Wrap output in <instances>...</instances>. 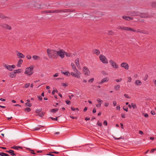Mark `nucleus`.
Masks as SVG:
<instances>
[{
	"mask_svg": "<svg viewBox=\"0 0 156 156\" xmlns=\"http://www.w3.org/2000/svg\"><path fill=\"white\" fill-rule=\"evenodd\" d=\"M47 52L48 57L51 59H55L57 58V51L50 49H47Z\"/></svg>",
	"mask_w": 156,
	"mask_h": 156,
	"instance_id": "nucleus-1",
	"label": "nucleus"
},
{
	"mask_svg": "<svg viewBox=\"0 0 156 156\" xmlns=\"http://www.w3.org/2000/svg\"><path fill=\"white\" fill-rule=\"evenodd\" d=\"M71 66L73 71L76 72V73L73 72H71V75L73 76L77 77V78H80V73L78 71L77 69L76 66L73 63H71Z\"/></svg>",
	"mask_w": 156,
	"mask_h": 156,
	"instance_id": "nucleus-2",
	"label": "nucleus"
},
{
	"mask_svg": "<svg viewBox=\"0 0 156 156\" xmlns=\"http://www.w3.org/2000/svg\"><path fill=\"white\" fill-rule=\"evenodd\" d=\"M34 68L33 66H31L25 69V74L27 75H31L33 73V69Z\"/></svg>",
	"mask_w": 156,
	"mask_h": 156,
	"instance_id": "nucleus-3",
	"label": "nucleus"
},
{
	"mask_svg": "<svg viewBox=\"0 0 156 156\" xmlns=\"http://www.w3.org/2000/svg\"><path fill=\"white\" fill-rule=\"evenodd\" d=\"M57 58L59 56L61 58H63L65 57V51L63 49H60L58 51H57Z\"/></svg>",
	"mask_w": 156,
	"mask_h": 156,
	"instance_id": "nucleus-4",
	"label": "nucleus"
},
{
	"mask_svg": "<svg viewBox=\"0 0 156 156\" xmlns=\"http://www.w3.org/2000/svg\"><path fill=\"white\" fill-rule=\"evenodd\" d=\"M3 65L7 69L11 71L12 70V69H14L16 67L15 65H9L5 63H3Z\"/></svg>",
	"mask_w": 156,
	"mask_h": 156,
	"instance_id": "nucleus-5",
	"label": "nucleus"
},
{
	"mask_svg": "<svg viewBox=\"0 0 156 156\" xmlns=\"http://www.w3.org/2000/svg\"><path fill=\"white\" fill-rule=\"evenodd\" d=\"M73 12L72 10L69 9H61V10H53V13H58L59 12Z\"/></svg>",
	"mask_w": 156,
	"mask_h": 156,
	"instance_id": "nucleus-6",
	"label": "nucleus"
},
{
	"mask_svg": "<svg viewBox=\"0 0 156 156\" xmlns=\"http://www.w3.org/2000/svg\"><path fill=\"white\" fill-rule=\"evenodd\" d=\"M100 59L101 61L104 63H108V60L106 58L104 55H101L99 56Z\"/></svg>",
	"mask_w": 156,
	"mask_h": 156,
	"instance_id": "nucleus-7",
	"label": "nucleus"
},
{
	"mask_svg": "<svg viewBox=\"0 0 156 156\" xmlns=\"http://www.w3.org/2000/svg\"><path fill=\"white\" fill-rule=\"evenodd\" d=\"M109 62L113 68L116 69L118 68V66L113 60H110L109 61Z\"/></svg>",
	"mask_w": 156,
	"mask_h": 156,
	"instance_id": "nucleus-8",
	"label": "nucleus"
},
{
	"mask_svg": "<svg viewBox=\"0 0 156 156\" xmlns=\"http://www.w3.org/2000/svg\"><path fill=\"white\" fill-rule=\"evenodd\" d=\"M33 4V5L34 7L36 9H40L42 8L41 6V4L38 3L36 1L34 2Z\"/></svg>",
	"mask_w": 156,
	"mask_h": 156,
	"instance_id": "nucleus-9",
	"label": "nucleus"
},
{
	"mask_svg": "<svg viewBox=\"0 0 156 156\" xmlns=\"http://www.w3.org/2000/svg\"><path fill=\"white\" fill-rule=\"evenodd\" d=\"M0 26L2 27V28L5 29L11 30L12 29V27L10 26L7 24H0Z\"/></svg>",
	"mask_w": 156,
	"mask_h": 156,
	"instance_id": "nucleus-10",
	"label": "nucleus"
},
{
	"mask_svg": "<svg viewBox=\"0 0 156 156\" xmlns=\"http://www.w3.org/2000/svg\"><path fill=\"white\" fill-rule=\"evenodd\" d=\"M121 66L122 67L126 69L127 70L129 68L128 64L126 62H122L121 64Z\"/></svg>",
	"mask_w": 156,
	"mask_h": 156,
	"instance_id": "nucleus-11",
	"label": "nucleus"
},
{
	"mask_svg": "<svg viewBox=\"0 0 156 156\" xmlns=\"http://www.w3.org/2000/svg\"><path fill=\"white\" fill-rule=\"evenodd\" d=\"M83 68V71L84 74L87 75H89L90 73L88 69L86 67H84Z\"/></svg>",
	"mask_w": 156,
	"mask_h": 156,
	"instance_id": "nucleus-12",
	"label": "nucleus"
},
{
	"mask_svg": "<svg viewBox=\"0 0 156 156\" xmlns=\"http://www.w3.org/2000/svg\"><path fill=\"white\" fill-rule=\"evenodd\" d=\"M17 54L18 57L19 58H23L25 57V56L22 53L19 52L18 51L16 52Z\"/></svg>",
	"mask_w": 156,
	"mask_h": 156,
	"instance_id": "nucleus-13",
	"label": "nucleus"
},
{
	"mask_svg": "<svg viewBox=\"0 0 156 156\" xmlns=\"http://www.w3.org/2000/svg\"><path fill=\"white\" fill-rule=\"evenodd\" d=\"M92 52L93 54H95L97 55H98L100 54V51L97 49H94L93 50Z\"/></svg>",
	"mask_w": 156,
	"mask_h": 156,
	"instance_id": "nucleus-14",
	"label": "nucleus"
},
{
	"mask_svg": "<svg viewBox=\"0 0 156 156\" xmlns=\"http://www.w3.org/2000/svg\"><path fill=\"white\" fill-rule=\"evenodd\" d=\"M109 80V78L108 77H106L103 79L101 80L100 83H102L104 82H107Z\"/></svg>",
	"mask_w": 156,
	"mask_h": 156,
	"instance_id": "nucleus-15",
	"label": "nucleus"
},
{
	"mask_svg": "<svg viewBox=\"0 0 156 156\" xmlns=\"http://www.w3.org/2000/svg\"><path fill=\"white\" fill-rule=\"evenodd\" d=\"M126 31H131L133 32H136V30L133 29L131 28L126 27Z\"/></svg>",
	"mask_w": 156,
	"mask_h": 156,
	"instance_id": "nucleus-16",
	"label": "nucleus"
},
{
	"mask_svg": "<svg viewBox=\"0 0 156 156\" xmlns=\"http://www.w3.org/2000/svg\"><path fill=\"white\" fill-rule=\"evenodd\" d=\"M23 62V60L22 59H20L18 61V63L17 64V67H20L21 65L22 64Z\"/></svg>",
	"mask_w": 156,
	"mask_h": 156,
	"instance_id": "nucleus-17",
	"label": "nucleus"
},
{
	"mask_svg": "<svg viewBox=\"0 0 156 156\" xmlns=\"http://www.w3.org/2000/svg\"><path fill=\"white\" fill-rule=\"evenodd\" d=\"M11 148L17 150H18L19 149H22L23 147L21 146H14L11 147Z\"/></svg>",
	"mask_w": 156,
	"mask_h": 156,
	"instance_id": "nucleus-18",
	"label": "nucleus"
},
{
	"mask_svg": "<svg viewBox=\"0 0 156 156\" xmlns=\"http://www.w3.org/2000/svg\"><path fill=\"white\" fill-rule=\"evenodd\" d=\"M135 84L137 85H140L142 84L141 82L139 80H136Z\"/></svg>",
	"mask_w": 156,
	"mask_h": 156,
	"instance_id": "nucleus-19",
	"label": "nucleus"
},
{
	"mask_svg": "<svg viewBox=\"0 0 156 156\" xmlns=\"http://www.w3.org/2000/svg\"><path fill=\"white\" fill-rule=\"evenodd\" d=\"M126 27H122L121 26H119L117 28V29L119 30H126Z\"/></svg>",
	"mask_w": 156,
	"mask_h": 156,
	"instance_id": "nucleus-20",
	"label": "nucleus"
},
{
	"mask_svg": "<svg viewBox=\"0 0 156 156\" xmlns=\"http://www.w3.org/2000/svg\"><path fill=\"white\" fill-rule=\"evenodd\" d=\"M75 63L77 67L79 68L80 66L79 63V58H77L75 60Z\"/></svg>",
	"mask_w": 156,
	"mask_h": 156,
	"instance_id": "nucleus-21",
	"label": "nucleus"
},
{
	"mask_svg": "<svg viewBox=\"0 0 156 156\" xmlns=\"http://www.w3.org/2000/svg\"><path fill=\"white\" fill-rule=\"evenodd\" d=\"M58 110V108H56L55 109H52L50 111V112L53 113H56Z\"/></svg>",
	"mask_w": 156,
	"mask_h": 156,
	"instance_id": "nucleus-22",
	"label": "nucleus"
},
{
	"mask_svg": "<svg viewBox=\"0 0 156 156\" xmlns=\"http://www.w3.org/2000/svg\"><path fill=\"white\" fill-rule=\"evenodd\" d=\"M131 16H134L138 15V13L136 12H132L129 14Z\"/></svg>",
	"mask_w": 156,
	"mask_h": 156,
	"instance_id": "nucleus-23",
	"label": "nucleus"
},
{
	"mask_svg": "<svg viewBox=\"0 0 156 156\" xmlns=\"http://www.w3.org/2000/svg\"><path fill=\"white\" fill-rule=\"evenodd\" d=\"M140 16L141 17L143 18H146L148 17V16L147 14L144 13L141 14Z\"/></svg>",
	"mask_w": 156,
	"mask_h": 156,
	"instance_id": "nucleus-24",
	"label": "nucleus"
},
{
	"mask_svg": "<svg viewBox=\"0 0 156 156\" xmlns=\"http://www.w3.org/2000/svg\"><path fill=\"white\" fill-rule=\"evenodd\" d=\"M107 34L108 35H114V33L112 30H109L108 31Z\"/></svg>",
	"mask_w": 156,
	"mask_h": 156,
	"instance_id": "nucleus-25",
	"label": "nucleus"
},
{
	"mask_svg": "<svg viewBox=\"0 0 156 156\" xmlns=\"http://www.w3.org/2000/svg\"><path fill=\"white\" fill-rule=\"evenodd\" d=\"M16 76V74L14 72H13L10 73V76L12 78Z\"/></svg>",
	"mask_w": 156,
	"mask_h": 156,
	"instance_id": "nucleus-26",
	"label": "nucleus"
},
{
	"mask_svg": "<svg viewBox=\"0 0 156 156\" xmlns=\"http://www.w3.org/2000/svg\"><path fill=\"white\" fill-rule=\"evenodd\" d=\"M10 153V154L12 156H15L16 154L14 153V151L11 150H10L9 153Z\"/></svg>",
	"mask_w": 156,
	"mask_h": 156,
	"instance_id": "nucleus-27",
	"label": "nucleus"
},
{
	"mask_svg": "<svg viewBox=\"0 0 156 156\" xmlns=\"http://www.w3.org/2000/svg\"><path fill=\"white\" fill-rule=\"evenodd\" d=\"M32 57L33 59L34 60H36L39 59L40 58L39 56L36 55L33 56Z\"/></svg>",
	"mask_w": 156,
	"mask_h": 156,
	"instance_id": "nucleus-28",
	"label": "nucleus"
},
{
	"mask_svg": "<svg viewBox=\"0 0 156 156\" xmlns=\"http://www.w3.org/2000/svg\"><path fill=\"white\" fill-rule=\"evenodd\" d=\"M0 155L1 156H10V155H9L8 154L3 152L0 153Z\"/></svg>",
	"mask_w": 156,
	"mask_h": 156,
	"instance_id": "nucleus-29",
	"label": "nucleus"
},
{
	"mask_svg": "<svg viewBox=\"0 0 156 156\" xmlns=\"http://www.w3.org/2000/svg\"><path fill=\"white\" fill-rule=\"evenodd\" d=\"M122 18L125 20H129V17L127 16H122Z\"/></svg>",
	"mask_w": 156,
	"mask_h": 156,
	"instance_id": "nucleus-30",
	"label": "nucleus"
},
{
	"mask_svg": "<svg viewBox=\"0 0 156 156\" xmlns=\"http://www.w3.org/2000/svg\"><path fill=\"white\" fill-rule=\"evenodd\" d=\"M144 31H143V30H141L140 29H137V30H136V32L137 33H143V34H146V33H144Z\"/></svg>",
	"mask_w": 156,
	"mask_h": 156,
	"instance_id": "nucleus-31",
	"label": "nucleus"
},
{
	"mask_svg": "<svg viewBox=\"0 0 156 156\" xmlns=\"http://www.w3.org/2000/svg\"><path fill=\"white\" fill-rule=\"evenodd\" d=\"M43 126L41 125H39L38 127H37L34 129V130H38L40 129V128L42 127Z\"/></svg>",
	"mask_w": 156,
	"mask_h": 156,
	"instance_id": "nucleus-32",
	"label": "nucleus"
},
{
	"mask_svg": "<svg viewBox=\"0 0 156 156\" xmlns=\"http://www.w3.org/2000/svg\"><path fill=\"white\" fill-rule=\"evenodd\" d=\"M62 73L64 74L65 75L68 76L69 74V73L68 71H67L65 72H61Z\"/></svg>",
	"mask_w": 156,
	"mask_h": 156,
	"instance_id": "nucleus-33",
	"label": "nucleus"
},
{
	"mask_svg": "<svg viewBox=\"0 0 156 156\" xmlns=\"http://www.w3.org/2000/svg\"><path fill=\"white\" fill-rule=\"evenodd\" d=\"M44 112H42L39 113L38 115L40 117H42L44 115Z\"/></svg>",
	"mask_w": 156,
	"mask_h": 156,
	"instance_id": "nucleus-34",
	"label": "nucleus"
},
{
	"mask_svg": "<svg viewBox=\"0 0 156 156\" xmlns=\"http://www.w3.org/2000/svg\"><path fill=\"white\" fill-rule=\"evenodd\" d=\"M131 106L134 109L136 108H137V107L136 104L134 103H132Z\"/></svg>",
	"mask_w": 156,
	"mask_h": 156,
	"instance_id": "nucleus-35",
	"label": "nucleus"
},
{
	"mask_svg": "<svg viewBox=\"0 0 156 156\" xmlns=\"http://www.w3.org/2000/svg\"><path fill=\"white\" fill-rule=\"evenodd\" d=\"M14 72L16 74V73H21V69H18L14 70Z\"/></svg>",
	"mask_w": 156,
	"mask_h": 156,
	"instance_id": "nucleus-36",
	"label": "nucleus"
},
{
	"mask_svg": "<svg viewBox=\"0 0 156 156\" xmlns=\"http://www.w3.org/2000/svg\"><path fill=\"white\" fill-rule=\"evenodd\" d=\"M66 55L68 57H70L71 56V54L69 53H68L67 52H65V55Z\"/></svg>",
	"mask_w": 156,
	"mask_h": 156,
	"instance_id": "nucleus-37",
	"label": "nucleus"
},
{
	"mask_svg": "<svg viewBox=\"0 0 156 156\" xmlns=\"http://www.w3.org/2000/svg\"><path fill=\"white\" fill-rule=\"evenodd\" d=\"M41 110H42L41 109H37L36 110L35 112L37 113H39H39H40L41 112Z\"/></svg>",
	"mask_w": 156,
	"mask_h": 156,
	"instance_id": "nucleus-38",
	"label": "nucleus"
},
{
	"mask_svg": "<svg viewBox=\"0 0 156 156\" xmlns=\"http://www.w3.org/2000/svg\"><path fill=\"white\" fill-rule=\"evenodd\" d=\"M97 101H98V102L99 103H102L103 102V101L101 100L99 98H98L97 99Z\"/></svg>",
	"mask_w": 156,
	"mask_h": 156,
	"instance_id": "nucleus-39",
	"label": "nucleus"
},
{
	"mask_svg": "<svg viewBox=\"0 0 156 156\" xmlns=\"http://www.w3.org/2000/svg\"><path fill=\"white\" fill-rule=\"evenodd\" d=\"M61 84H62V85L64 87H66L68 85V84L66 83H62Z\"/></svg>",
	"mask_w": 156,
	"mask_h": 156,
	"instance_id": "nucleus-40",
	"label": "nucleus"
},
{
	"mask_svg": "<svg viewBox=\"0 0 156 156\" xmlns=\"http://www.w3.org/2000/svg\"><path fill=\"white\" fill-rule=\"evenodd\" d=\"M25 111H27V112H29L31 111V109L29 108H26L24 109Z\"/></svg>",
	"mask_w": 156,
	"mask_h": 156,
	"instance_id": "nucleus-41",
	"label": "nucleus"
},
{
	"mask_svg": "<svg viewBox=\"0 0 156 156\" xmlns=\"http://www.w3.org/2000/svg\"><path fill=\"white\" fill-rule=\"evenodd\" d=\"M25 104L27 106H28L29 107H30L32 105L31 104V103H30L29 102L26 103Z\"/></svg>",
	"mask_w": 156,
	"mask_h": 156,
	"instance_id": "nucleus-42",
	"label": "nucleus"
},
{
	"mask_svg": "<svg viewBox=\"0 0 156 156\" xmlns=\"http://www.w3.org/2000/svg\"><path fill=\"white\" fill-rule=\"evenodd\" d=\"M123 109L126 112L128 111V108L126 106H124L123 107Z\"/></svg>",
	"mask_w": 156,
	"mask_h": 156,
	"instance_id": "nucleus-43",
	"label": "nucleus"
},
{
	"mask_svg": "<svg viewBox=\"0 0 156 156\" xmlns=\"http://www.w3.org/2000/svg\"><path fill=\"white\" fill-rule=\"evenodd\" d=\"M57 92H58L57 90L56 89H55V90H53L52 91V94L53 95H54L55 94V92L57 93Z\"/></svg>",
	"mask_w": 156,
	"mask_h": 156,
	"instance_id": "nucleus-44",
	"label": "nucleus"
},
{
	"mask_svg": "<svg viewBox=\"0 0 156 156\" xmlns=\"http://www.w3.org/2000/svg\"><path fill=\"white\" fill-rule=\"evenodd\" d=\"M30 85V83H26L25 85V88H28Z\"/></svg>",
	"mask_w": 156,
	"mask_h": 156,
	"instance_id": "nucleus-45",
	"label": "nucleus"
},
{
	"mask_svg": "<svg viewBox=\"0 0 156 156\" xmlns=\"http://www.w3.org/2000/svg\"><path fill=\"white\" fill-rule=\"evenodd\" d=\"M127 79H128L127 82H131V80H132V78L130 77H128Z\"/></svg>",
	"mask_w": 156,
	"mask_h": 156,
	"instance_id": "nucleus-46",
	"label": "nucleus"
},
{
	"mask_svg": "<svg viewBox=\"0 0 156 156\" xmlns=\"http://www.w3.org/2000/svg\"><path fill=\"white\" fill-rule=\"evenodd\" d=\"M152 6L153 7L156 8V2H153L152 4Z\"/></svg>",
	"mask_w": 156,
	"mask_h": 156,
	"instance_id": "nucleus-47",
	"label": "nucleus"
},
{
	"mask_svg": "<svg viewBox=\"0 0 156 156\" xmlns=\"http://www.w3.org/2000/svg\"><path fill=\"white\" fill-rule=\"evenodd\" d=\"M114 138L115 140H119L120 139H124L123 137L122 136H121L119 138H117L115 137H114Z\"/></svg>",
	"mask_w": 156,
	"mask_h": 156,
	"instance_id": "nucleus-48",
	"label": "nucleus"
},
{
	"mask_svg": "<svg viewBox=\"0 0 156 156\" xmlns=\"http://www.w3.org/2000/svg\"><path fill=\"white\" fill-rule=\"evenodd\" d=\"M148 78V75H146L144 77V78L143 80L144 81H145V80H146Z\"/></svg>",
	"mask_w": 156,
	"mask_h": 156,
	"instance_id": "nucleus-49",
	"label": "nucleus"
},
{
	"mask_svg": "<svg viewBox=\"0 0 156 156\" xmlns=\"http://www.w3.org/2000/svg\"><path fill=\"white\" fill-rule=\"evenodd\" d=\"M97 124V125H98L100 126H102V123H101L99 122V121L98 122Z\"/></svg>",
	"mask_w": 156,
	"mask_h": 156,
	"instance_id": "nucleus-50",
	"label": "nucleus"
},
{
	"mask_svg": "<svg viewBox=\"0 0 156 156\" xmlns=\"http://www.w3.org/2000/svg\"><path fill=\"white\" fill-rule=\"evenodd\" d=\"M50 118L51 119H52L53 120H56V121L57 120V117H56V118H53L52 117H50Z\"/></svg>",
	"mask_w": 156,
	"mask_h": 156,
	"instance_id": "nucleus-51",
	"label": "nucleus"
},
{
	"mask_svg": "<svg viewBox=\"0 0 156 156\" xmlns=\"http://www.w3.org/2000/svg\"><path fill=\"white\" fill-rule=\"evenodd\" d=\"M26 57L28 59H30L31 58V56L30 55H27V56Z\"/></svg>",
	"mask_w": 156,
	"mask_h": 156,
	"instance_id": "nucleus-52",
	"label": "nucleus"
},
{
	"mask_svg": "<svg viewBox=\"0 0 156 156\" xmlns=\"http://www.w3.org/2000/svg\"><path fill=\"white\" fill-rule=\"evenodd\" d=\"M103 124L105 126H107L108 124L107 121L106 120L104 121L103 122Z\"/></svg>",
	"mask_w": 156,
	"mask_h": 156,
	"instance_id": "nucleus-53",
	"label": "nucleus"
},
{
	"mask_svg": "<svg viewBox=\"0 0 156 156\" xmlns=\"http://www.w3.org/2000/svg\"><path fill=\"white\" fill-rule=\"evenodd\" d=\"M125 97L127 98H130V97H129L127 94H124Z\"/></svg>",
	"mask_w": 156,
	"mask_h": 156,
	"instance_id": "nucleus-54",
	"label": "nucleus"
},
{
	"mask_svg": "<svg viewBox=\"0 0 156 156\" xmlns=\"http://www.w3.org/2000/svg\"><path fill=\"white\" fill-rule=\"evenodd\" d=\"M30 151H31L30 153L31 154H36V153L34 152V151L33 150H31Z\"/></svg>",
	"mask_w": 156,
	"mask_h": 156,
	"instance_id": "nucleus-55",
	"label": "nucleus"
},
{
	"mask_svg": "<svg viewBox=\"0 0 156 156\" xmlns=\"http://www.w3.org/2000/svg\"><path fill=\"white\" fill-rule=\"evenodd\" d=\"M45 12L46 13H53V10L48 11H46Z\"/></svg>",
	"mask_w": 156,
	"mask_h": 156,
	"instance_id": "nucleus-56",
	"label": "nucleus"
},
{
	"mask_svg": "<svg viewBox=\"0 0 156 156\" xmlns=\"http://www.w3.org/2000/svg\"><path fill=\"white\" fill-rule=\"evenodd\" d=\"M94 80V78H92L90 79L89 80L88 82H92Z\"/></svg>",
	"mask_w": 156,
	"mask_h": 156,
	"instance_id": "nucleus-57",
	"label": "nucleus"
},
{
	"mask_svg": "<svg viewBox=\"0 0 156 156\" xmlns=\"http://www.w3.org/2000/svg\"><path fill=\"white\" fill-rule=\"evenodd\" d=\"M156 149L155 148L153 149H152L150 151V153H152L154 152V151L156 150Z\"/></svg>",
	"mask_w": 156,
	"mask_h": 156,
	"instance_id": "nucleus-58",
	"label": "nucleus"
},
{
	"mask_svg": "<svg viewBox=\"0 0 156 156\" xmlns=\"http://www.w3.org/2000/svg\"><path fill=\"white\" fill-rule=\"evenodd\" d=\"M58 75V73H56L54 75H53V77H57Z\"/></svg>",
	"mask_w": 156,
	"mask_h": 156,
	"instance_id": "nucleus-59",
	"label": "nucleus"
},
{
	"mask_svg": "<svg viewBox=\"0 0 156 156\" xmlns=\"http://www.w3.org/2000/svg\"><path fill=\"white\" fill-rule=\"evenodd\" d=\"M66 102L67 104L69 105L70 103V102L69 101L66 100Z\"/></svg>",
	"mask_w": 156,
	"mask_h": 156,
	"instance_id": "nucleus-60",
	"label": "nucleus"
},
{
	"mask_svg": "<svg viewBox=\"0 0 156 156\" xmlns=\"http://www.w3.org/2000/svg\"><path fill=\"white\" fill-rule=\"evenodd\" d=\"M151 113L152 115H155V112L154 111H152L151 112Z\"/></svg>",
	"mask_w": 156,
	"mask_h": 156,
	"instance_id": "nucleus-61",
	"label": "nucleus"
},
{
	"mask_svg": "<svg viewBox=\"0 0 156 156\" xmlns=\"http://www.w3.org/2000/svg\"><path fill=\"white\" fill-rule=\"evenodd\" d=\"M96 106L97 107H101V104H98L96 105Z\"/></svg>",
	"mask_w": 156,
	"mask_h": 156,
	"instance_id": "nucleus-62",
	"label": "nucleus"
},
{
	"mask_svg": "<svg viewBox=\"0 0 156 156\" xmlns=\"http://www.w3.org/2000/svg\"><path fill=\"white\" fill-rule=\"evenodd\" d=\"M121 116L122 118H125V115L124 114H121Z\"/></svg>",
	"mask_w": 156,
	"mask_h": 156,
	"instance_id": "nucleus-63",
	"label": "nucleus"
},
{
	"mask_svg": "<svg viewBox=\"0 0 156 156\" xmlns=\"http://www.w3.org/2000/svg\"><path fill=\"white\" fill-rule=\"evenodd\" d=\"M153 83H154V84L155 87H156V80H153Z\"/></svg>",
	"mask_w": 156,
	"mask_h": 156,
	"instance_id": "nucleus-64",
	"label": "nucleus"
}]
</instances>
